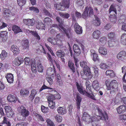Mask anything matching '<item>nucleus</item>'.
<instances>
[{"label": "nucleus", "mask_w": 126, "mask_h": 126, "mask_svg": "<svg viewBox=\"0 0 126 126\" xmlns=\"http://www.w3.org/2000/svg\"><path fill=\"white\" fill-rule=\"evenodd\" d=\"M3 12V15L4 16H6L7 18L9 16L10 11L7 8L4 9Z\"/></svg>", "instance_id": "3c124183"}, {"label": "nucleus", "mask_w": 126, "mask_h": 126, "mask_svg": "<svg viewBox=\"0 0 126 126\" xmlns=\"http://www.w3.org/2000/svg\"><path fill=\"white\" fill-rule=\"evenodd\" d=\"M73 50L74 52L77 55H79L80 53V49L79 46L77 44H74L73 46Z\"/></svg>", "instance_id": "c85d7f7f"}, {"label": "nucleus", "mask_w": 126, "mask_h": 126, "mask_svg": "<svg viewBox=\"0 0 126 126\" xmlns=\"http://www.w3.org/2000/svg\"><path fill=\"white\" fill-rule=\"evenodd\" d=\"M118 85V83L117 81L114 79L111 80L109 84L110 87H108L109 90L113 89L115 87H117Z\"/></svg>", "instance_id": "4468645a"}, {"label": "nucleus", "mask_w": 126, "mask_h": 126, "mask_svg": "<svg viewBox=\"0 0 126 126\" xmlns=\"http://www.w3.org/2000/svg\"><path fill=\"white\" fill-rule=\"evenodd\" d=\"M75 2L79 6L80 9H82L84 6L83 0H76Z\"/></svg>", "instance_id": "e433bc0d"}, {"label": "nucleus", "mask_w": 126, "mask_h": 126, "mask_svg": "<svg viewBox=\"0 0 126 126\" xmlns=\"http://www.w3.org/2000/svg\"><path fill=\"white\" fill-rule=\"evenodd\" d=\"M47 57L48 61L52 63L53 67L54 66V64H57V63L55 59V58L54 57L52 58L51 56L48 53H47Z\"/></svg>", "instance_id": "a211bd4d"}, {"label": "nucleus", "mask_w": 126, "mask_h": 126, "mask_svg": "<svg viewBox=\"0 0 126 126\" xmlns=\"http://www.w3.org/2000/svg\"><path fill=\"white\" fill-rule=\"evenodd\" d=\"M31 32L32 34L34 36L35 39L38 40L40 39V37L36 32L32 31Z\"/></svg>", "instance_id": "de8ad7c7"}, {"label": "nucleus", "mask_w": 126, "mask_h": 126, "mask_svg": "<svg viewBox=\"0 0 126 126\" xmlns=\"http://www.w3.org/2000/svg\"><path fill=\"white\" fill-rule=\"evenodd\" d=\"M101 32L98 30L94 31L93 33L92 36L93 38L95 39H98L100 36Z\"/></svg>", "instance_id": "412c9836"}, {"label": "nucleus", "mask_w": 126, "mask_h": 126, "mask_svg": "<svg viewBox=\"0 0 126 126\" xmlns=\"http://www.w3.org/2000/svg\"><path fill=\"white\" fill-rule=\"evenodd\" d=\"M23 61L24 59L22 57H19L15 58L14 63L16 66H18L23 63Z\"/></svg>", "instance_id": "f3484780"}, {"label": "nucleus", "mask_w": 126, "mask_h": 126, "mask_svg": "<svg viewBox=\"0 0 126 126\" xmlns=\"http://www.w3.org/2000/svg\"><path fill=\"white\" fill-rule=\"evenodd\" d=\"M107 41V39L106 37H102L101 38L100 40V44L102 45H105Z\"/></svg>", "instance_id": "c03bdc74"}, {"label": "nucleus", "mask_w": 126, "mask_h": 126, "mask_svg": "<svg viewBox=\"0 0 126 126\" xmlns=\"http://www.w3.org/2000/svg\"><path fill=\"white\" fill-rule=\"evenodd\" d=\"M82 98L79 96V94H77L76 99V102L77 109L79 110L80 108V102L81 101Z\"/></svg>", "instance_id": "a878e982"}, {"label": "nucleus", "mask_w": 126, "mask_h": 126, "mask_svg": "<svg viewBox=\"0 0 126 126\" xmlns=\"http://www.w3.org/2000/svg\"><path fill=\"white\" fill-rule=\"evenodd\" d=\"M56 55L59 57H64L65 55V54L61 50H59L57 51L56 54Z\"/></svg>", "instance_id": "6e6d98bb"}, {"label": "nucleus", "mask_w": 126, "mask_h": 126, "mask_svg": "<svg viewBox=\"0 0 126 126\" xmlns=\"http://www.w3.org/2000/svg\"><path fill=\"white\" fill-rule=\"evenodd\" d=\"M117 57L118 59L123 61L126 58V53L124 51H121L117 55Z\"/></svg>", "instance_id": "f8f14e48"}, {"label": "nucleus", "mask_w": 126, "mask_h": 126, "mask_svg": "<svg viewBox=\"0 0 126 126\" xmlns=\"http://www.w3.org/2000/svg\"><path fill=\"white\" fill-rule=\"evenodd\" d=\"M55 100L54 95H49L47 97V100L48 101H53V100Z\"/></svg>", "instance_id": "774afa93"}, {"label": "nucleus", "mask_w": 126, "mask_h": 126, "mask_svg": "<svg viewBox=\"0 0 126 126\" xmlns=\"http://www.w3.org/2000/svg\"><path fill=\"white\" fill-rule=\"evenodd\" d=\"M89 10V16H92L93 15L94 12L93 9L90 6H87L85 8L84 11L82 15V16L83 18H86L88 16Z\"/></svg>", "instance_id": "39448f33"}, {"label": "nucleus", "mask_w": 126, "mask_h": 126, "mask_svg": "<svg viewBox=\"0 0 126 126\" xmlns=\"http://www.w3.org/2000/svg\"><path fill=\"white\" fill-rule=\"evenodd\" d=\"M55 118L56 120L58 122H62V116H60L59 114H57L55 116Z\"/></svg>", "instance_id": "bf43d9fd"}, {"label": "nucleus", "mask_w": 126, "mask_h": 126, "mask_svg": "<svg viewBox=\"0 0 126 126\" xmlns=\"http://www.w3.org/2000/svg\"><path fill=\"white\" fill-rule=\"evenodd\" d=\"M95 19L92 22L93 24L96 26H99L100 24L99 18L96 16H95Z\"/></svg>", "instance_id": "c9c22d12"}, {"label": "nucleus", "mask_w": 126, "mask_h": 126, "mask_svg": "<svg viewBox=\"0 0 126 126\" xmlns=\"http://www.w3.org/2000/svg\"><path fill=\"white\" fill-rule=\"evenodd\" d=\"M7 32L6 31H2L0 34V37L4 41H5L7 38Z\"/></svg>", "instance_id": "58836bf2"}, {"label": "nucleus", "mask_w": 126, "mask_h": 126, "mask_svg": "<svg viewBox=\"0 0 126 126\" xmlns=\"http://www.w3.org/2000/svg\"><path fill=\"white\" fill-rule=\"evenodd\" d=\"M48 106L51 109H53L55 107V102L49 101Z\"/></svg>", "instance_id": "680f3d73"}, {"label": "nucleus", "mask_w": 126, "mask_h": 126, "mask_svg": "<svg viewBox=\"0 0 126 126\" xmlns=\"http://www.w3.org/2000/svg\"><path fill=\"white\" fill-rule=\"evenodd\" d=\"M116 11V9L114 8V6L113 5H111L110 7L109 12L110 14V20L111 21H116V17L115 16Z\"/></svg>", "instance_id": "7ed1b4c3"}, {"label": "nucleus", "mask_w": 126, "mask_h": 126, "mask_svg": "<svg viewBox=\"0 0 126 126\" xmlns=\"http://www.w3.org/2000/svg\"><path fill=\"white\" fill-rule=\"evenodd\" d=\"M5 77L6 78L7 82L9 83H12L14 81L13 75L11 73H8L6 75Z\"/></svg>", "instance_id": "aec40b11"}, {"label": "nucleus", "mask_w": 126, "mask_h": 126, "mask_svg": "<svg viewBox=\"0 0 126 126\" xmlns=\"http://www.w3.org/2000/svg\"><path fill=\"white\" fill-rule=\"evenodd\" d=\"M76 85L78 90L80 94L84 95V94H86L83 87L81 84H79L77 82Z\"/></svg>", "instance_id": "6ab92c4d"}, {"label": "nucleus", "mask_w": 126, "mask_h": 126, "mask_svg": "<svg viewBox=\"0 0 126 126\" xmlns=\"http://www.w3.org/2000/svg\"><path fill=\"white\" fill-rule=\"evenodd\" d=\"M89 63L87 61H82L80 62V65L83 68V70L86 69L87 67H89L88 66Z\"/></svg>", "instance_id": "ea45409f"}, {"label": "nucleus", "mask_w": 126, "mask_h": 126, "mask_svg": "<svg viewBox=\"0 0 126 126\" xmlns=\"http://www.w3.org/2000/svg\"><path fill=\"white\" fill-rule=\"evenodd\" d=\"M116 42L114 41V40L111 39L110 40H109L108 42L109 46L110 47L113 46L114 45Z\"/></svg>", "instance_id": "4d7b16f0"}, {"label": "nucleus", "mask_w": 126, "mask_h": 126, "mask_svg": "<svg viewBox=\"0 0 126 126\" xmlns=\"http://www.w3.org/2000/svg\"><path fill=\"white\" fill-rule=\"evenodd\" d=\"M36 90L35 89H33L31 91V93L29 96V98L32 100L34 98L35 95L37 94Z\"/></svg>", "instance_id": "37998d69"}, {"label": "nucleus", "mask_w": 126, "mask_h": 126, "mask_svg": "<svg viewBox=\"0 0 126 126\" xmlns=\"http://www.w3.org/2000/svg\"><path fill=\"white\" fill-rule=\"evenodd\" d=\"M4 109L5 110L6 115L7 117H12L14 114V111L12 110L10 106H5Z\"/></svg>", "instance_id": "9d476101"}, {"label": "nucleus", "mask_w": 126, "mask_h": 126, "mask_svg": "<svg viewBox=\"0 0 126 126\" xmlns=\"http://www.w3.org/2000/svg\"><path fill=\"white\" fill-rule=\"evenodd\" d=\"M93 118H94L93 116V117H91L90 115L85 112L83 113L82 117V119L84 121L88 123H90L92 121H93Z\"/></svg>", "instance_id": "6e6552de"}, {"label": "nucleus", "mask_w": 126, "mask_h": 126, "mask_svg": "<svg viewBox=\"0 0 126 126\" xmlns=\"http://www.w3.org/2000/svg\"><path fill=\"white\" fill-rule=\"evenodd\" d=\"M74 13L76 14V16H77V17H80L81 16L83 18L82 16V15L81 16V14L79 12H76V10H75V11L73 12H72L71 13L72 15H73V16H74Z\"/></svg>", "instance_id": "0e129e2a"}, {"label": "nucleus", "mask_w": 126, "mask_h": 126, "mask_svg": "<svg viewBox=\"0 0 126 126\" xmlns=\"http://www.w3.org/2000/svg\"><path fill=\"white\" fill-rule=\"evenodd\" d=\"M58 113L60 114L63 115L66 113V110L65 108L62 107H60L58 108L57 110Z\"/></svg>", "instance_id": "2f4dec72"}, {"label": "nucleus", "mask_w": 126, "mask_h": 126, "mask_svg": "<svg viewBox=\"0 0 126 126\" xmlns=\"http://www.w3.org/2000/svg\"><path fill=\"white\" fill-rule=\"evenodd\" d=\"M95 110L96 111L97 110L98 112L99 113L101 114V115L102 116V119H103V120L104 119L106 121L108 120V117L107 114L106 113H105L104 114L102 113L101 110L98 109L97 107H96V108L95 109Z\"/></svg>", "instance_id": "cd10ccee"}, {"label": "nucleus", "mask_w": 126, "mask_h": 126, "mask_svg": "<svg viewBox=\"0 0 126 126\" xmlns=\"http://www.w3.org/2000/svg\"><path fill=\"white\" fill-rule=\"evenodd\" d=\"M91 56L93 57V60L95 62L97 60H98L99 57L98 54L96 53L95 51L93 49L90 50Z\"/></svg>", "instance_id": "2eb2a0df"}, {"label": "nucleus", "mask_w": 126, "mask_h": 126, "mask_svg": "<svg viewBox=\"0 0 126 126\" xmlns=\"http://www.w3.org/2000/svg\"><path fill=\"white\" fill-rule=\"evenodd\" d=\"M49 89L51 91L53 90V89L52 88L48 87L46 86L45 84H44L39 90V92H41L44 89Z\"/></svg>", "instance_id": "5fc2aeb1"}, {"label": "nucleus", "mask_w": 126, "mask_h": 126, "mask_svg": "<svg viewBox=\"0 0 126 126\" xmlns=\"http://www.w3.org/2000/svg\"><path fill=\"white\" fill-rule=\"evenodd\" d=\"M122 72L124 74L122 78L123 81L124 83H126V80L125 79L126 75V67L125 66H124L122 68Z\"/></svg>", "instance_id": "f704fd0d"}, {"label": "nucleus", "mask_w": 126, "mask_h": 126, "mask_svg": "<svg viewBox=\"0 0 126 126\" xmlns=\"http://www.w3.org/2000/svg\"><path fill=\"white\" fill-rule=\"evenodd\" d=\"M12 30L16 34L23 32L19 27L15 25L12 26Z\"/></svg>", "instance_id": "393cba45"}, {"label": "nucleus", "mask_w": 126, "mask_h": 126, "mask_svg": "<svg viewBox=\"0 0 126 126\" xmlns=\"http://www.w3.org/2000/svg\"><path fill=\"white\" fill-rule=\"evenodd\" d=\"M18 111L21 114L23 117H26L29 114V111L26 109L25 108L22 106H20L18 108Z\"/></svg>", "instance_id": "0eeeda50"}, {"label": "nucleus", "mask_w": 126, "mask_h": 126, "mask_svg": "<svg viewBox=\"0 0 126 126\" xmlns=\"http://www.w3.org/2000/svg\"><path fill=\"white\" fill-rule=\"evenodd\" d=\"M2 122V124H6L7 125V126H11L10 122L7 120V118L6 117H4Z\"/></svg>", "instance_id": "603ef678"}, {"label": "nucleus", "mask_w": 126, "mask_h": 126, "mask_svg": "<svg viewBox=\"0 0 126 126\" xmlns=\"http://www.w3.org/2000/svg\"><path fill=\"white\" fill-rule=\"evenodd\" d=\"M23 49H28L29 47V42L28 40L26 39L24 40L22 42Z\"/></svg>", "instance_id": "79ce46f5"}, {"label": "nucleus", "mask_w": 126, "mask_h": 126, "mask_svg": "<svg viewBox=\"0 0 126 126\" xmlns=\"http://www.w3.org/2000/svg\"><path fill=\"white\" fill-rule=\"evenodd\" d=\"M74 64L71 61H69L68 62V66L71 69L73 72H75V68L74 66Z\"/></svg>", "instance_id": "49530a36"}, {"label": "nucleus", "mask_w": 126, "mask_h": 126, "mask_svg": "<svg viewBox=\"0 0 126 126\" xmlns=\"http://www.w3.org/2000/svg\"><path fill=\"white\" fill-rule=\"evenodd\" d=\"M17 99V97L11 94L9 95L7 97V99L8 101L12 103H15Z\"/></svg>", "instance_id": "b1692460"}, {"label": "nucleus", "mask_w": 126, "mask_h": 126, "mask_svg": "<svg viewBox=\"0 0 126 126\" xmlns=\"http://www.w3.org/2000/svg\"><path fill=\"white\" fill-rule=\"evenodd\" d=\"M31 69L32 72L35 73L36 72V66L35 62L34 60H32L31 61Z\"/></svg>", "instance_id": "473e14b6"}, {"label": "nucleus", "mask_w": 126, "mask_h": 126, "mask_svg": "<svg viewBox=\"0 0 126 126\" xmlns=\"http://www.w3.org/2000/svg\"><path fill=\"white\" fill-rule=\"evenodd\" d=\"M94 70V73H95L94 77L97 78L99 75L98 73V69L95 67H93Z\"/></svg>", "instance_id": "69168bd1"}, {"label": "nucleus", "mask_w": 126, "mask_h": 126, "mask_svg": "<svg viewBox=\"0 0 126 126\" xmlns=\"http://www.w3.org/2000/svg\"><path fill=\"white\" fill-rule=\"evenodd\" d=\"M36 28L37 29L40 30H45L44 24L41 21H38L37 22Z\"/></svg>", "instance_id": "bb28decb"}, {"label": "nucleus", "mask_w": 126, "mask_h": 126, "mask_svg": "<svg viewBox=\"0 0 126 126\" xmlns=\"http://www.w3.org/2000/svg\"><path fill=\"white\" fill-rule=\"evenodd\" d=\"M54 73H55V72L54 67H49L47 69V74L48 75H52Z\"/></svg>", "instance_id": "72a5a7b5"}, {"label": "nucleus", "mask_w": 126, "mask_h": 126, "mask_svg": "<svg viewBox=\"0 0 126 126\" xmlns=\"http://www.w3.org/2000/svg\"><path fill=\"white\" fill-rule=\"evenodd\" d=\"M18 5L20 6L23 5L26 2L25 0H17Z\"/></svg>", "instance_id": "e2e57ef3"}, {"label": "nucleus", "mask_w": 126, "mask_h": 126, "mask_svg": "<svg viewBox=\"0 0 126 126\" xmlns=\"http://www.w3.org/2000/svg\"><path fill=\"white\" fill-rule=\"evenodd\" d=\"M75 22L74 27L76 32L78 34H81L82 33V30L81 26L79 25L78 24Z\"/></svg>", "instance_id": "9b49d317"}, {"label": "nucleus", "mask_w": 126, "mask_h": 126, "mask_svg": "<svg viewBox=\"0 0 126 126\" xmlns=\"http://www.w3.org/2000/svg\"><path fill=\"white\" fill-rule=\"evenodd\" d=\"M92 86L94 89L96 91H98L100 89L98 81L97 80L94 81L92 83Z\"/></svg>", "instance_id": "c756f323"}, {"label": "nucleus", "mask_w": 126, "mask_h": 126, "mask_svg": "<svg viewBox=\"0 0 126 126\" xmlns=\"http://www.w3.org/2000/svg\"><path fill=\"white\" fill-rule=\"evenodd\" d=\"M116 110L118 114L123 113L126 111V106L124 105L120 106L117 108Z\"/></svg>", "instance_id": "dca6fc26"}, {"label": "nucleus", "mask_w": 126, "mask_h": 126, "mask_svg": "<svg viewBox=\"0 0 126 126\" xmlns=\"http://www.w3.org/2000/svg\"><path fill=\"white\" fill-rule=\"evenodd\" d=\"M57 21L58 22L59 24V31H61L65 33L68 39H70L72 37L71 33L69 30H67L63 26V21L59 17H57L56 18Z\"/></svg>", "instance_id": "f257e3e1"}, {"label": "nucleus", "mask_w": 126, "mask_h": 126, "mask_svg": "<svg viewBox=\"0 0 126 126\" xmlns=\"http://www.w3.org/2000/svg\"><path fill=\"white\" fill-rule=\"evenodd\" d=\"M57 77L56 84L60 86H62L63 85V82L61 79L60 75L58 74H57Z\"/></svg>", "instance_id": "7c9ffc66"}, {"label": "nucleus", "mask_w": 126, "mask_h": 126, "mask_svg": "<svg viewBox=\"0 0 126 126\" xmlns=\"http://www.w3.org/2000/svg\"><path fill=\"white\" fill-rule=\"evenodd\" d=\"M101 116H98L96 115L95 116H94V118H93V121H98L100 119H103L101 115V114L99 113Z\"/></svg>", "instance_id": "864d4df0"}, {"label": "nucleus", "mask_w": 126, "mask_h": 126, "mask_svg": "<svg viewBox=\"0 0 126 126\" xmlns=\"http://www.w3.org/2000/svg\"><path fill=\"white\" fill-rule=\"evenodd\" d=\"M46 122L47 126H55L54 123L49 119H47Z\"/></svg>", "instance_id": "052dcab7"}, {"label": "nucleus", "mask_w": 126, "mask_h": 126, "mask_svg": "<svg viewBox=\"0 0 126 126\" xmlns=\"http://www.w3.org/2000/svg\"><path fill=\"white\" fill-rule=\"evenodd\" d=\"M29 9L30 10L33 11L34 13H38L39 10L37 8H35L33 7H30Z\"/></svg>", "instance_id": "13d9d810"}, {"label": "nucleus", "mask_w": 126, "mask_h": 126, "mask_svg": "<svg viewBox=\"0 0 126 126\" xmlns=\"http://www.w3.org/2000/svg\"><path fill=\"white\" fill-rule=\"evenodd\" d=\"M7 52L4 50H2L1 53L0 54V57L1 60H4L7 56Z\"/></svg>", "instance_id": "09e8293b"}, {"label": "nucleus", "mask_w": 126, "mask_h": 126, "mask_svg": "<svg viewBox=\"0 0 126 126\" xmlns=\"http://www.w3.org/2000/svg\"><path fill=\"white\" fill-rule=\"evenodd\" d=\"M29 93V91L25 89H22L20 92V94L21 96L24 95H27Z\"/></svg>", "instance_id": "a18cd8bd"}, {"label": "nucleus", "mask_w": 126, "mask_h": 126, "mask_svg": "<svg viewBox=\"0 0 126 126\" xmlns=\"http://www.w3.org/2000/svg\"><path fill=\"white\" fill-rule=\"evenodd\" d=\"M83 72L84 74L83 75H82V72H81L80 73L82 78L84 79L85 80L90 79L93 77L92 74L91 73L89 67H87L86 69H84Z\"/></svg>", "instance_id": "20e7f679"}, {"label": "nucleus", "mask_w": 126, "mask_h": 126, "mask_svg": "<svg viewBox=\"0 0 126 126\" xmlns=\"http://www.w3.org/2000/svg\"><path fill=\"white\" fill-rule=\"evenodd\" d=\"M106 75L107 76H109L111 77H114L115 76V74L113 71L111 70H108L106 71Z\"/></svg>", "instance_id": "a19ab883"}, {"label": "nucleus", "mask_w": 126, "mask_h": 126, "mask_svg": "<svg viewBox=\"0 0 126 126\" xmlns=\"http://www.w3.org/2000/svg\"><path fill=\"white\" fill-rule=\"evenodd\" d=\"M36 65L37 69L38 71L40 72H42L43 70V68L40 63V62L37 63Z\"/></svg>", "instance_id": "4c0bfd02"}, {"label": "nucleus", "mask_w": 126, "mask_h": 126, "mask_svg": "<svg viewBox=\"0 0 126 126\" xmlns=\"http://www.w3.org/2000/svg\"><path fill=\"white\" fill-rule=\"evenodd\" d=\"M89 86V85H88L87 84L86 85V91L85 90V91L86 92V94H84V95L87 96L94 100H95L96 99L94 96L93 94L91 93V91L90 90V88Z\"/></svg>", "instance_id": "1a4fd4ad"}, {"label": "nucleus", "mask_w": 126, "mask_h": 126, "mask_svg": "<svg viewBox=\"0 0 126 126\" xmlns=\"http://www.w3.org/2000/svg\"><path fill=\"white\" fill-rule=\"evenodd\" d=\"M47 40L48 42L53 45H57L61 46L62 45V42L61 40H57L55 37H50L48 38Z\"/></svg>", "instance_id": "423d86ee"}, {"label": "nucleus", "mask_w": 126, "mask_h": 126, "mask_svg": "<svg viewBox=\"0 0 126 126\" xmlns=\"http://www.w3.org/2000/svg\"><path fill=\"white\" fill-rule=\"evenodd\" d=\"M23 23L25 24L28 26H33L34 24L35 21L33 18L24 19Z\"/></svg>", "instance_id": "ddd939ff"}, {"label": "nucleus", "mask_w": 126, "mask_h": 126, "mask_svg": "<svg viewBox=\"0 0 126 126\" xmlns=\"http://www.w3.org/2000/svg\"><path fill=\"white\" fill-rule=\"evenodd\" d=\"M98 50L99 53L101 55H106L107 54V49L103 46L100 47Z\"/></svg>", "instance_id": "5701e85b"}, {"label": "nucleus", "mask_w": 126, "mask_h": 126, "mask_svg": "<svg viewBox=\"0 0 126 126\" xmlns=\"http://www.w3.org/2000/svg\"><path fill=\"white\" fill-rule=\"evenodd\" d=\"M60 15L62 17L66 18H68L69 16V15L68 13H60Z\"/></svg>", "instance_id": "338daca9"}, {"label": "nucleus", "mask_w": 126, "mask_h": 126, "mask_svg": "<svg viewBox=\"0 0 126 126\" xmlns=\"http://www.w3.org/2000/svg\"><path fill=\"white\" fill-rule=\"evenodd\" d=\"M11 50L14 54H17L19 53V48L16 45H13L11 46Z\"/></svg>", "instance_id": "4be33fe9"}, {"label": "nucleus", "mask_w": 126, "mask_h": 126, "mask_svg": "<svg viewBox=\"0 0 126 126\" xmlns=\"http://www.w3.org/2000/svg\"><path fill=\"white\" fill-rule=\"evenodd\" d=\"M99 66L101 68L105 69H108L110 66L107 65L105 63H101L100 64Z\"/></svg>", "instance_id": "8fccbe9b"}, {"label": "nucleus", "mask_w": 126, "mask_h": 126, "mask_svg": "<svg viewBox=\"0 0 126 126\" xmlns=\"http://www.w3.org/2000/svg\"><path fill=\"white\" fill-rule=\"evenodd\" d=\"M70 0H62V4L59 3L54 4V7L57 10L61 11L65 10V8H68L69 7Z\"/></svg>", "instance_id": "f03ea898"}]
</instances>
